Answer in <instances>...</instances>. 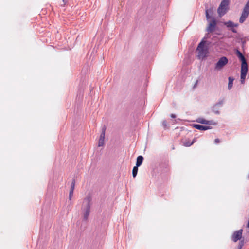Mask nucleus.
Masks as SVG:
<instances>
[{
    "instance_id": "obj_1",
    "label": "nucleus",
    "mask_w": 249,
    "mask_h": 249,
    "mask_svg": "<svg viewBox=\"0 0 249 249\" xmlns=\"http://www.w3.org/2000/svg\"><path fill=\"white\" fill-rule=\"evenodd\" d=\"M91 200V197L88 196L85 198L82 205L81 213L83 214V220L85 221L88 219L92 204Z\"/></svg>"
},
{
    "instance_id": "obj_2",
    "label": "nucleus",
    "mask_w": 249,
    "mask_h": 249,
    "mask_svg": "<svg viewBox=\"0 0 249 249\" xmlns=\"http://www.w3.org/2000/svg\"><path fill=\"white\" fill-rule=\"evenodd\" d=\"M206 43V41L202 40L199 43L196 52H197V57L199 59H203L205 58L208 53V49L207 46H205Z\"/></svg>"
},
{
    "instance_id": "obj_3",
    "label": "nucleus",
    "mask_w": 249,
    "mask_h": 249,
    "mask_svg": "<svg viewBox=\"0 0 249 249\" xmlns=\"http://www.w3.org/2000/svg\"><path fill=\"white\" fill-rule=\"evenodd\" d=\"M212 10L210 9H207L206 10V17L207 20L209 21V24L207 28V31L209 33H212L213 32L216 27V21L215 18H212V19H211V17L209 15V13H212Z\"/></svg>"
},
{
    "instance_id": "obj_4",
    "label": "nucleus",
    "mask_w": 249,
    "mask_h": 249,
    "mask_svg": "<svg viewBox=\"0 0 249 249\" xmlns=\"http://www.w3.org/2000/svg\"><path fill=\"white\" fill-rule=\"evenodd\" d=\"M249 15V0L245 4L239 18V22L243 23Z\"/></svg>"
},
{
    "instance_id": "obj_5",
    "label": "nucleus",
    "mask_w": 249,
    "mask_h": 249,
    "mask_svg": "<svg viewBox=\"0 0 249 249\" xmlns=\"http://www.w3.org/2000/svg\"><path fill=\"white\" fill-rule=\"evenodd\" d=\"M248 64L247 61L241 63V83L244 84L247 73L248 72Z\"/></svg>"
},
{
    "instance_id": "obj_6",
    "label": "nucleus",
    "mask_w": 249,
    "mask_h": 249,
    "mask_svg": "<svg viewBox=\"0 0 249 249\" xmlns=\"http://www.w3.org/2000/svg\"><path fill=\"white\" fill-rule=\"evenodd\" d=\"M228 60L226 57H222L216 64L215 69L216 70L221 69L228 63Z\"/></svg>"
},
{
    "instance_id": "obj_7",
    "label": "nucleus",
    "mask_w": 249,
    "mask_h": 249,
    "mask_svg": "<svg viewBox=\"0 0 249 249\" xmlns=\"http://www.w3.org/2000/svg\"><path fill=\"white\" fill-rule=\"evenodd\" d=\"M224 25L226 26V27L229 29V30L231 31L233 33H237V31L235 27H237L238 26V24L234 23L231 21H228L227 22H224Z\"/></svg>"
},
{
    "instance_id": "obj_8",
    "label": "nucleus",
    "mask_w": 249,
    "mask_h": 249,
    "mask_svg": "<svg viewBox=\"0 0 249 249\" xmlns=\"http://www.w3.org/2000/svg\"><path fill=\"white\" fill-rule=\"evenodd\" d=\"M106 129V128L105 126H104L102 128V132L100 135L98 144L99 147L103 146L104 145Z\"/></svg>"
},
{
    "instance_id": "obj_9",
    "label": "nucleus",
    "mask_w": 249,
    "mask_h": 249,
    "mask_svg": "<svg viewBox=\"0 0 249 249\" xmlns=\"http://www.w3.org/2000/svg\"><path fill=\"white\" fill-rule=\"evenodd\" d=\"M242 229H240L234 232L232 238V240L234 242H236L241 238L242 235Z\"/></svg>"
},
{
    "instance_id": "obj_10",
    "label": "nucleus",
    "mask_w": 249,
    "mask_h": 249,
    "mask_svg": "<svg viewBox=\"0 0 249 249\" xmlns=\"http://www.w3.org/2000/svg\"><path fill=\"white\" fill-rule=\"evenodd\" d=\"M196 122L202 124H210V125H216V123L214 122L213 121H208L206 120L204 118H199L196 120Z\"/></svg>"
},
{
    "instance_id": "obj_11",
    "label": "nucleus",
    "mask_w": 249,
    "mask_h": 249,
    "mask_svg": "<svg viewBox=\"0 0 249 249\" xmlns=\"http://www.w3.org/2000/svg\"><path fill=\"white\" fill-rule=\"evenodd\" d=\"M193 126L196 129L200 130H206L211 128L210 126H204L198 124H192Z\"/></svg>"
},
{
    "instance_id": "obj_12",
    "label": "nucleus",
    "mask_w": 249,
    "mask_h": 249,
    "mask_svg": "<svg viewBox=\"0 0 249 249\" xmlns=\"http://www.w3.org/2000/svg\"><path fill=\"white\" fill-rule=\"evenodd\" d=\"M227 11V8H224L219 6L217 9V12L220 17L224 15Z\"/></svg>"
},
{
    "instance_id": "obj_13",
    "label": "nucleus",
    "mask_w": 249,
    "mask_h": 249,
    "mask_svg": "<svg viewBox=\"0 0 249 249\" xmlns=\"http://www.w3.org/2000/svg\"><path fill=\"white\" fill-rule=\"evenodd\" d=\"M236 53L237 55L238 58L240 59L242 63L245 62L246 61V60L244 57V56L242 54V53L238 50H236Z\"/></svg>"
},
{
    "instance_id": "obj_14",
    "label": "nucleus",
    "mask_w": 249,
    "mask_h": 249,
    "mask_svg": "<svg viewBox=\"0 0 249 249\" xmlns=\"http://www.w3.org/2000/svg\"><path fill=\"white\" fill-rule=\"evenodd\" d=\"M143 158L142 156H139L137 158L136 165L137 166H140L143 161Z\"/></svg>"
},
{
    "instance_id": "obj_15",
    "label": "nucleus",
    "mask_w": 249,
    "mask_h": 249,
    "mask_svg": "<svg viewBox=\"0 0 249 249\" xmlns=\"http://www.w3.org/2000/svg\"><path fill=\"white\" fill-rule=\"evenodd\" d=\"M229 3V0H222L219 5L220 7L227 8Z\"/></svg>"
},
{
    "instance_id": "obj_16",
    "label": "nucleus",
    "mask_w": 249,
    "mask_h": 249,
    "mask_svg": "<svg viewBox=\"0 0 249 249\" xmlns=\"http://www.w3.org/2000/svg\"><path fill=\"white\" fill-rule=\"evenodd\" d=\"M228 80H229V82H228V89H231L233 86V82L234 81V78L231 77H229L228 78Z\"/></svg>"
},
{
    "instance_id": "obj_17",
    "label": "nucleus",
    "mask_w": 249,
    "mask_h": 249,
    "mask_svg": "<svg viewBox=\"0 0 249 249\" xmlns=\"http://www.w3.org/2000/svg\"><path fill=\"white\" fill-rule=\"evenodd\" d=\"M219 107H217L216 106L214 105L212 107V111L216 114H219L220 111H219Z\"/></svg>"
},
{
    "instance_id": "obj_18",
    "label": "nucleus",
    "mask_w": 249,
    "mask_h": 249,
    "mask_svg": "<svg viewBox=\"0 0 249 249\" xmlns=\"http://www.w3.org/2000/svg\"><path fill=\"white\" fill-rule=\"evenodd\" d=\"M138 167L137 166H135L133 167L132 170V175L133 178H135L137 176L138 171Z\"/></svg>"
},
{
    "instance_id": "obj_19",
    "label": "nucleus",
    "mask_w": 249,
    "mask_h": 249,
    "mask_svg": "<svg viewBox=\"0 0 249 249\" xmlns=\"http://www.w3.org/2000/svg\"><path fill=\"white\" fill-rule=\"evenodd\" d=\"M195 142V139H194L191 142H190L189 141H186L184 143V145L186 147H189L192 145Z\"/></svg>"
},
{
    "instance_id": "obj_20",
    "label": "nucleus",
    "mask_w": 249,
    "mask_h": 249,
    "mask_svg": "<svg viewBox=\"0 0 249 249\" xmlns=\"http://www.w3.org/2000/svg\"><path fill=\"white\" fill-rule=\"evenodd\" d=\"M224 100H222L218 102L214 105L216 106L217 107H221L223 104Z\"/></svg>"
},
{
    "instance_id": "obj_21",
    "label": "nucleus",
    "mask_w": 249,
    "mask_h": 249,
    "mask_svg": "<svg viewBox=\"0 0 249 249\" xmlns=\"http://www.w3.org/2000/svg\"><path fill=\"white\" fill-rule=\"evenodd\" d=\"M74 186H75V180L74 179V180H73L72 182L71 183L70 190H72L73 191L74 189Z\"/></svg>"
},
{
    "instance_id": "obj_22",
    "label": "nucleus",
    "mask_w": 249,
    "mask_h": 249,
    "mask_svg": "<svg viewBox=\"0 0 249 249\" xmlns=\"http://www.w3.org/2000/svg\"><path fill=\"white\" fill-rule=\"evenodd\" d=\"M210 37V35L209 34V33L208 32L207 34H206L204 37L203 38V39L202 40H203L204 41H205V39H207Z\"/></svg>"
},
{
    "instance_id": "obj_23",
    "label": "nucleus",
    "mask_w": 249,
    "mask_h": 249,
    "mask_svg": "<svg viewBox=\"0 0 249 249\" xmlns=\"http://www.w3.org/2000/svg\"><path fill=\"white\" fill-rule=\"evenodd\" d=\"M73 191L72 190L70 191L69 193V199L71 200L73 196Z\"/></svg>"
},
{
    "instance_id": "obj_24",
    "label": "nucleus",
    "mask_w": 249,
    "mask_h": 249,
    "mask_svg": "<svg viewBox=\"0 0 249 249\" xmlns=\"http://www.w3.org/2000/svg\"><path fill=\"white\" fill-rule=\"evenodd\" d=\"M243 246V244L242 242H240L238 245V249H241Z\"/></svg>"
},
{
    "instance_id": "obj_25",
    "label": "nucleus",
    "mask_w": 249,
    "mask_h": 249,
    "mask_svg": "<svg viewBox=\"0 0 249 249\" xmlns=\"http://www.w3.org/2000/svg\"><path fill=\"white\" fill-rule=\"evenodd\" d=\"M162 124H163V125L164 126V127L165 128V127H166V126H167V124L166 121H165V120H164V121H163L162 122Z\"/></svg>"
},
{
    "instance_id": "obj_26",
    "label": "nucleus",
    "mask_w": 249,
    "mask_h": 249,
    "mask_svg": "<svg viewBox=\"0 0 249 249\" xmlns=\"http://www.w3.org/2000/svg\"><path fill=\"white\" fill-rule=\"evenodd\" d=\"M214 142L215 143L217 144V143H219L220 140L219 139H215L214 140Z\"/></svg>"
},
{
    "instance_id": "obj_27",
    "label": "nucleus",
    "mask_w": 249,
    "mask_h": 249,
    "mask_svg": "<svg viewBox=\"0 0 249 249\" xmlns=\"http://www.w3.org/2000/svg\"><path fill=\"white\" fill-rule=\"evenodd\" d=\"M170 116L172 118H176V115L174 114H171Z\"/></svg>"
},
{
    "instance_id": "obj_28",
    "label": "nucleus",
    "mask_w": 249,
    "mask_h": 249,
    "mask_svg": "<svg viewBox=\"0 0 249 249\" xmlns=\"http://www.w3.org/2000/svg\"><path fill=\"white\" fill-rule=\"evenodd\" d=\"M197 82H198L197 81L196 82L195 85H197Z\"/></svg>"
},
{
    "instance_id": "obj_29",
    "label": "nucleus",
    "mask_w": 249,
    "mask_h": 249,
    "mask_svg": "<svg viewBox=\"0 0 249 249\" xmlns=\"http://www.w3.org/2000/svg\"><path fill=\"white\" fill-rule=\"evenodd\" d=\"M63 1H64V0H63Z\"/></svg>"
}]
</instances>
